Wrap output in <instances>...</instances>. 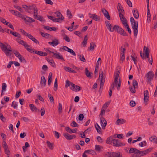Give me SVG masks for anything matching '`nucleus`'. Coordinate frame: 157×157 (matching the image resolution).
<instances>
[{
  "label": "nucleus",
  "instance_id": "6e6552de",
  "mask_svg": "<svg viewBox=\"0 0 157 157\" xmlns=\"http://www.w3.org/2000/svg\"><path fill=\"white\" fill-rule=\"evenodd\" d=\"M153 76L154 74L153 72L151 71H149L146 75L147 81L149 82L151 85V81L153 79Z\"/></svg>",
  "mask_w": 157,
  "mask_h": 157
},
{
  "label": "nucleus",
  "instance_id": "c85d7f7f",
  "mask_svg": "<svg viewBox=\"0 0 157 157\" xmlns=\"http://www.w3.org/2000/svg\"><path fill=\"white\" fill-rule=\"evenodd\" d=\"M52 78V73L50 72L49 73L48 77V85L50 86L51 84Z\"/></svg>",
  "mask_w": 157,
  "mask_h": 157
},
{
  "label": "nucleus",
  "instance_id": "a878e982",
  "mask_svg": "<svg viewBox=\"0 0 157 157\" xmlns=\"http://www.w3.org/2000/svg\"><path fill=\"white\" fill-rule=\"evenodd\" d=\"M149 139L151 142L155 144H157V138L156 136H152L149 138Z\"/></svg>",
  "mask_w": 157,
  "mask_h": 157
},
{
  "label": "nucleus",
  "instance_id": "39448f33",
  "mask_svg": "<svg viewBox=\"0 0 157 157\" xmlns=\"http://www.w3.org/2000/svg\"><path fill=\"white\" fill-rule=\"evenodd\" d=\"M113 29H115V31L118 33L123 36H127V34L126 32L122 28L120 27L117 25H115L113 26Z\"/></svg>",
  "mask_w": 157,
  "mask_h": 157
},
{
  "label": "nucleus",
  "instance_id": "603ef678",
  "mask_svg": "<svg viewBox=\"0 0 157 157\" xmlns=\"http://www.w3.org/2000/svg\"><path fill=\"white\" fill-rule=\"evenodd\" d=\"M0 21L6 25H7L9 23V22L6 21L5 19L1 17H0Z\"/></svg>",
  "mask_w": 157,
  "mask_h": 157
},
{
  "label": "nucleus",
  "instance_id": "7c9ffc66",
  "mask_svg": "<svg viewBox=\"0 0 157 157\" xmlns=\"http://www.w3.org/2000/svg\"><path fill=\"white\" fill-rule=\"evenodd\" d=\"M103 149L102 146H100L98 145H96L95 146V150L96 151L99 152L102 151V149Z\"/></svg>",
  "mask_w": 157,
  "mask_h": 157
},
{
  "label": "nucleus",
  "instance_id": "c03bdc74",
  "mask_svg": "<svg viewBox=\"0 0 157 157\" xmlns=\"http://www.w3.org/2000/svg\"><path fill=\"white\" fill-rule=\"evenodd\" d=\"M114 157H122V155L120 152H114Z\"/></svg>",
  "mask_w": 157,
  "mask_h": 157
},
{
  "label": "nucleus",
  "instance_id": "4be33fe9",
  "mask_svg": "<svg viewBox=\"0 0 157 157\" xmlns=\"http://www.w3.org/2000/svg\"><path fill=\"white\" fill-rule=\"evenodd\" d=\"M40 85L41 86L44 87L46 85V80L44 76H42L40 82Z\"/></svg>",
  "mask_w": 157,
  "mask_h": 157
},
{
  "label": "nucleus",
  "instance_id": "37998d69",
  "mask_svg": "<svg viewBox=\"0 0 157 157\" xmlns=\"http://www.w3.org/2000/svg\"><path fill=\"white\" fill-rule=\"evenodd\" d=\"M96 46L94 42H91L90 45V49L93 50L94 49V47Z\"/></svg>",
  "mask_w": 157,
  "mask_h": 157
},
{
  "label": "nucleus",
  "instance_id": "f8f14e48",
  "mask_svg": "<svg viewBox=\"0 0 157 157\" xmlns=\"http://www.w3.org/2000/svg\"><path fill=\"white\" fill-rule=\"evenodd\" d=\"M63 135L67 140H71L73 138H75L76 137L75 136H72L70 135L68 133H64Z\"/></svg>",
  "mask_w": 157,
  "mask_h": 157
},
{
  "label": "nucleus",
  "instance_id": "5fc2aeb1",
  "mask_svg": "<svg viewBox=\"0 0 157 157\" xmlns=\"http://www.w3.org/2000/svg\"><path fill=\"white\" fill-rule=\"evenodd\" d=\"M67 15L69 19H71L72 18V14L69 10H67Z\"/></svg>",
  "mask_w": 157,
  "mask_h": 157
},
{
  "label": "nucleus",
  "instance_id": "9d476101",
  "mask_svg": "<svg viewBox=\"0 0 157 157\" xmlns=\"http://www.w3.org/2000/svg\"><path fill=\"white\" fill-rule=\"evenodd\" d=\"M100 121L101 124L102 128L104 129L107 124V121L103 117H101L100 118Z\"/></svg>",
  "mask_w": 157,
  "mask_h": 157
},
{
  "label": "nucleus",
  "instance_id": "e433bc0d",
  "mask_svg": "<svg viewBox=\"0 0 157 157\" xmlns=\"http://www.w3.org/2000/svg\"><path fill=\"white\" fill-rule=\"evenodd\" d=\"M87 40V36H86L84 37V40L82 43V44L84 47H85L86 46Z\"/></svg>",
  "mask_w": 157,
  "mask_h": 157
},
{
  "label": "nucleus",
  "instance_id": "4d7b16f0",
  "mask_svg": "<svg viewBox=\"0 0 157 157\" xmlns=\"http://www.w3.org/2000/svg\"><path fill=\"white\" fill-rule=\"evenodd\" d=\"M73 83L70 82L69 80H67L66 81L65 87L66 88H67L70 85H71V84Z\"/></svg>",
  "mask_w": 157,
  "mask_h": 157
},
{
  "label": "nucleus",
  "instance_id": "b1692460",
  "mask_svg": "<svg viewBox=\"0 0 157 157\" xmlns=\"http://www.w3.org/2000/svg\"><path fill=\"white\" fill-rule=\"evenodd\" d=\"M59 43L57 39H55L52 42H48V44L50 45H52V46H56Z\"/></svg>",
  "mask_w": 157,
  "mask_h": 157
},
{
  "label": "nucleus",
  "instance_id": "6ab92c4d",
  "mask_svg": "<svg viewBox=\"0 0 157 157\" xmlns=\"http://www.w3.org/2000/svg\"><path fill=\"white\" fill-rule=\"evenodd\" d=\"M119 17L120 18L122 22V23L123 25L125 26V24H127L126 21V20L125 18L124 17L123 14H119Z\"/></svg>",
  "mask_w": 157,
  "mask_h": 157
},
{
  "label": "nucleus",
  "instance_id": "cd10ccee",
  "mask_svg": "<svg viewBox=\"0 0 157 157\" xmlns=\"http://www.w3.org/2000/svg\"><path fill=\"white\" fill-rule=\"evenodd\" d=\"M144 50L145 54L146 55V56L147 58H149V51L148 48L144 46Z\"/></svg>",
  "mask_w": 157,
  "mask_h": 157
},
{
  "label": "nucleus",
  "instance_id": "8fccbe9b",
  "mask_svg": "<svg viewBox=\"0 0 157 157\" xmlns=\"http://www.w3.org/2000/svg\"><path fill=\"white\" fill-rule=\"evenodd\" d=\"M131 25L133 29L138 28V22L137 21L133 23H132Z\"/></svg>",
  "mask_w": 157,
  "mask_h": 157
},
{
  "label": "nucleus",
  "instance_id": "a211bd4d",
  "mask_svg": "<svg viewBox=\"0 0 157 157\" xmlns=\"http://www.w3.org/2000/svg\"><path fill=\"white\" fill-rule=\"evenodd\" d=\"M151 151V149H148L144 151H140V156H144V155L147 154L149 153Z\"/></svg>",
  "mask_w": 157,
  "mask_h": 157
},
{
  "label": "nucleus",
  "instance_id": "bb28decb",
  "mask_svg": "<svg viewBox=\"0 0 157 157\" xmlns=\"http://www.w3.org/2000/svg\"><path fill=\"white\" fill-rule=\"evenodd\" d=\"M134 17L136 19H137L139 17V15L138 11L136 9H134L132 11Z\"/></svg>",
  "mask_w": 157,
  "mask_h": 157
},
{
  "label": "nucleus",
  "instance_id": "ea45409f",
  "mask_svg": "<svg viewBox=\"0 0 157 157\" xmlns=\"http://www.w3.org/2000/svg\"><path fill=\"white\" fill-rule=\"evenodd\" d=\"M147 20L148 21L150 22L151 21V16L150 13L149 9H147Z\"/></svg>",
  "mask_w": 157,
  "mask_h": 157
},
{
  "label": "nucleus",
  "instance_id": "aec40b11",
  "mask_svg": "<svg viewBox=\"0 0 157 157\" xmlns=\"http://www.w3.org/2000/svg\"><path fill=\"white\" fill-rule=\"evenodd\" d=\"M26 36L36 43L39 44L38 41L30 34L28 33Z\"/></svg>",
  "mask_w": 157,
  "mask_h": 157
},
{
  "label": "nucleus",
  "instance_id": "49530a36",
  "mask_svg": "<svg viewBox=\"0 0 157 157\" xmlns=\"http://www.w3.org/2000/svg\"><path fill=\"white\" fill-rule=\"evenodd\" d=\"M78 56L79 58L81 61L84 62L86 61V59L83 55H79Z\"/></svg>",
  "mask_w": 157,
  "mask_h": 157
},
{
  "label": "nucleus",
  "instance_id": "9b49d317",
  "mask_svg": "<svg viewBox=\"0 0 157 157\" xmlns=\"http://www.w3.org/2000/svg\"><path fill=\"white\" fill-rule=\"evenodd\" d=\"M13 52L15 56L17 57L21 62H22L23 60H25L24 58L22 57L21 55L19 52L17 51H13Z\"/></svg>",
  "mask_w": 157,
  "mask_h": 157
},
{
  "label": "nucleus",
  "instance_id": "423d86ee",
  "mask_svg": "<svg viewBox=\"0 0 157 157\" xmlns=\"http://www.w3.org/2000/svg\"><path fill=\"white\" fill-rule=\"evenodd\" d=\"M119 72L118 71H116L115 75V78L114 80V82L117 83V89L119 90L120 89L121 83L120 80V78H119V80L118 81V78H119Z\"/></svg>",
  "mask_w": 157,
  "mask_h": 157
},
{
  "label": "nucleus",
  "instance_id": "864d4df0",
  "mask_svg": "<svg viewBox=\"0 0 157 157\" xmlns=\"http://www.w3.org/2000/svg\"><path fill=\"white\" fill-rule=\"evenodd\" d=\"M132 85L133 87H136V88H137L138 86V82L135 79L133 80Z\"/></svg>",
  "mask_w": 157,
  "mask_h": 157
},
{
  "label": "nucleus",
  "instance_id": "7ed1b4c3",
  "mask_svg": "<svg viewBox=\"0 0 157 157\" xmlns=\"http://www.w3.org/2000/svg\"><path fill=\"white\" fill-rule=\"evenodd\" d=\"M128 153L132 154L131 155V157H140V151L134 148H130Z\"/></svg>",
  "mask_w": 157,
  "mask_h": 157
},
{
  "label": "nucleus",
  "instance_id": "680f3d73",
  "mask_svg": "<svg viewBox=\"0 0 157 157\" xmlns=\"http://www.w3.org/2000/svg\"><path fill=\"white\" fill-rule=\"evenodd\" d=\"M11 106L13 107L14 109H17V103L16 102L14 103V101H13L11 105Z\"/></svg>",
  "mask_w": 157,
  "mask_h": 157
},
{
  "label": "nucleus",
  "instance_id": "4c0bfd02",
  "mask_svg": "<svg viewBox=\"0 0 157 157\" xmlns=\"http://www.w3.org/2000/svg\"><path fill=\"white\" fill-rule=\"evenodd\" d=\"M10 33L15 37H17L19 38L21 37L20 35L16 32H13L12 31H10Z\"/></svg>",
  "mask_w": 157,
  "mask_h": 157
},
{
  "label": "nucleus",
  "instance_id": "bf43d9fd",
  "mask_svg": "<svg viewBox=\"0 0 157 157\" xmlns=\"http://www.w3.org/2000/svg\"><path fill=\"white\" fill-rule=\"evenodd\" d=\"M55 14L56 15V16L58 17H63L62 14L59 12H55Z\"/></svg>",
  "mask_w": 157,
  "mask_h": 157
},
{
  "label": "nucleus",
  "instance_id": "052dcab7",
  "mask_svg": "<svg viewBox=\"0 0 157 157\" xmlns=\"http://www.w3.org/2000/svg\"><path fill=\"white\" fill-rule=\"evenodd\" d=\"M35 7L33 6H28V9H27V12L29 13H31L32 11H31L30 10H33L34 8Z\"/></svg>",
  "mask_w": 157,
  "mask_h": 157
},
{
  "label": "nucleus",
  "instance_id": "58836bf2",
  "mask_svg": "<svg viewBox=\"0 0 157 157\" xmlns=\"http://www.w3.org/2000/svg\"><path fill=\"white\" fill-rule=\"evenodd\" d=\"M7 85L5 83H3L2 84V92L3 93L4 91H6Z\"/></svg>",
  "mask_w": 157,
  "mask_h": 157
},
{
  "label": "nucleus",
  "instance_id": "0e129e2a",
  "mask_svg": "<svg viewBox=\"0 0 157 157\" xmlns=\"http://www.w3.org/2000/svg\"><path fill=\"white\" fill-rule=\"evenodd\" d=\"M125 24V25L124 26L126 28H127V31H128V32L130 34H131L132 33L130 29V28L129 27L128 25V24Z\"/></svg>",
  "mask_w": 157,
  "mask_h": 157
},
{
  "label": "nucleus",
  "instance_id": "338daca9",
  "mask_svg": "<svg viewBox=\"0 0 157 157\" xmlns=\"http://www.w3.org/2000/svg\"><path fill=\"white\" fill-rule=\"evenodd\" d=\"M2 146L4 149L8 147V145L5 141H3L2 143Z\"/></svg>",
  "mask_w": 157,
  "mask_h": 157
},
{
  "label": "nucleus",
  "instance_id": "ddd939ff",
  "mask_svg": "<svg viewBox=\"0 0 157 157\" xmlns=\"http://www.w3.org/2000/svg\"><path fill=\"white\" fill-rule=\"evenodd\" d=\"M105 23L107 28L109 31L111 32H113L115 30V29H113V27L112 29L111 24L108 21H105Z\"/></svg>",
  "mask_w": 157,
  "mask_h": 157
},
{
  "label": "nucleus",
  "instance_id": "09e8293b",
  "mask_svg": "<svg viewBox=\"0 0 157 157\" xmlns=\"http://www.w3.org/2000/svg\"><path fill=\"white\" fill-rule=\"evenodd\" d=\"M48 97L51 102H53V103H54V100L53 97L51 95V94H48Z\"/></svg>",
  "mask_w": 157,
  "mask_h": 157
},
{
  "label": "nucleus",
  "instance_id": "4468645a",
  "mask_svg": "<svg viewBox=\"0 0 157 157\" xmlns=\"http://www.w3.org/2000/svg\"><path fill=\"white\" fill-rule=\"evenodd\" d=\"M101 11L103 13L105 17L109 20H110V17L108 11L104 9H101Z\"/></svg>",
  "mask_w": 157,
  "mask_h": 157
},
{
  "label": "nucleus",
  "instance_id": "13d9d810",
  "mask_svg": "<svg viewBox=\"0 0 157 157\" xmlns=\"http://www.w3.org/2000/svg\"><path fill=\"white\" fill-rule=\"evenodd\" d=\"M136 87H130L129 88L131 92L132 93H135L136 92V90L135 89L136 88Z\"/></svg>",
  "mask_w": 157,
  "mask_h": 157
},
{
  "label": "nucleus",
  "instance_id": "f704fd0d",
  "mask_svg": "<svg viewBox=\"0 0 157 157\" xmlns=\"http://www.w3.org/2000/svg\"><path fill=\"white\" fill-rule=\"evenodd\" d=\"M85 73L86 75L89 78H91L90 73L89 71L88 70L87 68H86L85 69Z\"/></svg>",
  "mask_w": 157,
  "mask_h": 157
},
{
  "label": "nucleus",
  "instance_id": "f257e3e1",
  "mask_svg": "<svg viewBox=\"0 0 157 157\" xmlns=\"http://www.w3.org/2000/svg\"><path fill=\"white\" fill-rule=\"evenodd\" d=\"M16 40L18 43L23 45L28 51L31 53H34L41 56H46L47 55V53L46 52L38 51H33L31 47L24 40L19 39H17Z\"/></svg>",
  "mask_w": 157,
  "mask_h": 157
},
{
  "label": "nucleus",
  "instance_id": "f03ea898",
  "mask_svg": "<svg viewBox=\"0 0 157 157\" xmlns=\"http://www.w3.org/2000/svg\"><path fill=\"white\" fill-rule=\"evenodd\" d=\"M0 47L6 56L11 55V52L12 51V50L10 45L7 44H6V45H5L0 42Z\"/></svg>",
  "mask_w": 157,
  "mask_h": 157
},
{
  "label": "nucleus",
  "instance_id": "69168bd1",
  "mask_svg": "<svg viewBox=\"0 0 157 157\" xmlns=\"http://www.w3.org/2000/svg\"><path fill=\"white\" fill-rule=\"evenodd\" d=\"M116 85H117V83L114 82H113L111 84L110 87L113 90L115 87Z\"/></svg>",
  "mask_w": 157,
  "mask_h": 157
},
{
  "label": "nucleus",
  "instance_id": "2eb2a0df",
  "mask_svg": "<svg viewBox=\"0 0 157 157\" xmlns=\"http://www.w3.org/2000/svg\"><path fill=\"white\" fill-rule=\"evenodd\" d=\"M88 14L90 18H92L96 21L99 20L100 19V17L96 14H92L89 13Z\"/></svg>",
  "mask_w": 157,
  "mask_h": 157
},
{
  "label": "nucleus",
  "instance_id": "774afa93",
  "mask_svg": "<svg viewBox=\"0 0 157 157\" xmlns=\"http://www.w3.org/2000/svg\"><path fill=\"white\" fill-rule=\"evenodd\" d=\"M147 144L146 142L145 141H144L143 142H141L139 143V145L140 146L142 147L144 146H145Z\"/></svg>",
  "mask_w": 157,
  "mask_h": 157
},
{
  "label": "nucleus",
  "instance_id": "6e6d98bb",
  "mask_svg": "<svg viewBox=\"0 0 157 157\" xmlns=\"http://www.w3.org/2000/svg\"><path fill=\"white\" fill-rule=\"evenodd\" d=\"M121 59H120V63H123V61L124 60L125 58V55H122L121 54Z\"/></svg>",
  "mask_w": 157,
  "mask_h": 157
},
{
  "label": "nucleus",
  "instance_id": "473e14b6",
  "mask_svg": "<svg viewBox=\"0 0 157 157\" xmlns=\"http://www.w3.org/2000/svg\"><path fill=\"white\" fill-rule=\"evenodd\" d=\"M14 15L21 18L23 17V15L17 11H16V12H14Z\"/></svg>",
  "mask_w": 157,
  "mask_h": 157
},
{
  "label": "nucleus",
  "instance_id": "1a4fd4ad",
  "mask_svg": "<svg viewBox=\"0 0 157 157\" xmlns=\"http://www.w3.org/2000/svg\"><path fill=\"white\" fill-rule=\"evenodd\" d=\"M34 16L38 20L40 21H42L43 19V17L41 16L38 15V11L36 7L34 8Z\"/></svg>",
  "mask_w": 157,
  "mask_h": 157
},
{
  "label": "nucleus",
  "instance_id": "a19ab883",
  "mask_svg": "<svg viewBox=\"0 0 157 157\" xmlns=\"http://www.w3.org/2000/svg\"><path fill=\"white\" fill-rule=\"evenodd\" d=\"M46 143L48 146V147L49 149L51 150H52L53 148V146L52 144L48 141H47Z\"/></svg>",
  "mask_w": 157,
  "mask_h": 157
},
{
  "label": "nucleus",
  "instance_id": "79ce46f5",
  "mask_svg": "<svg viewBox=\"0 0 157 157\" xmlns=\"http://www.w3.org/2000/svg\"><path fill=\"white\" fill-rule=\"evenodd\" d=\"M64 18V17L55 18L53 20V21L55 22H59L60 21L63 20Z\"/></svg>",
  "mask_w": 157,
  "mask_h": 157
},
{
  "label": "nucleus",
  "instance_id": "5701e85b",
  "mask_svg": "<svg viewBox=\"0 0 157 157\" xmlns=\"http://www.w3.org/2000/svg\"><path fill=\"white\" fill-rule=\"evenodd\" d=\"M52 53L54 54V55L56 58L58 59H60L62 60H64V59L63 57L60 55V54L59 53H54V52H52Z\"/></svg>",
  "mask_w": 157,
  "mask_h": 157
},
{
  "label": "nucleus",
  "instance_id": "a18cd8bd",
  "mask_svg": "<svg viewBox=\"0 0 157 157\" xmlns=\"http://www.w3.org/2000/svg\"><path fill=\"white\" fill-rule=\"evenodd\" d=\"M57 87H58V84H57V78H56L54 83V90L55 91H56L57 90Z\"/></svg>",
  "mask_w": 157,
  "mask_h": 157
},
{
  "label": "nucleus",
  "instance_id": "e2e57ef3",
  "mask_svg": "<svg viewBox=\"0 0 157 157\" xmlns=\"http://www.w3.org/2000/svg\"><path fill=\"white\" fill-rule=\"evenodd\" d=\"M37 97L40 100L42 101H44L43 98L41 96L40 94H37Z\"/></svg>",
  "mask_w": 157,
  "mask_h": 157
},
{
  "label": "nucleus",
  "instance_id": "f3484780",
  "mask_svg": "<svg viewBox=\"0 0 157 157\" xmlns=\"http://www.w3.org/2000/svg\"><path fill=\"white\" fill-rule=\"evenodd\" d=\"M22 19L24 20L25 21L28 22H33L35 21V20L32 18L28 17H25L23 15V17Z\"/></svg>",
  "mask_w": 157,
  "mask_h": 157
},
{
  "label": "nucleus",
  "instance_id": "0eeeda50",
  "mask_svg": "<svg viewBox=\"0 0 157 157\" xmlns=\"http://www.w3.org/2000/svg\"><path fill=\"white\" fill-rule=\"evenodd\" d=\"M112 143L113 144V146L115 147H120L125 145L124 143L121 142L118 140L115 139L112 140Z\"/></svg>",
  "mask_w": 157,
  "mask_h": 157
},
{
  "label": "nucleus",
  "instance_id": "c756f323",
  "mask_svg": "<svg viewBox=\"0 0 157 157\" xmlns=\"http://www.w3.org/2000/svg\"><path fill=\"white\" fill-rule=\"evenodd\" d=\"M117 9L118 10L119 12V15L120 14H122L124 12V10L122 9V7L121 6V5L120 3H118L117 6Z\"/></svg>",
  "mask_w": 157,
  "mask_h": 157
},
{
  "label": "nucleus",
  "instance_id": "412c9836",
  "mask_svg": "<svg viewBox=\"0 0 157 157\" xmlns=\"http://www.w3.org/2000/svg\"><path fill=\"white\" fill-rule=\"evenodd\" d=\"M29 107L30 109L33 112L35 111H39L40 110L38 109L34 105L32 104H29Z\"/></svg>",
  "mask_w": 157,
  "mask_h": 157
},
{
  "label": "nucleus",
  "instance_id": "c9c22d12",
  "mask_svg": "<svg viewBox=\"0 0 157 157\" xmlns=\"http://www.w3.org/2000/svg\"><path fill=\"white\" fill-rule=\"evenodd\" d=\"M114 152H108L105 155L106 157H114Z\"/></svg>",
  "mask_w": 157,
  "mask_h": 157
},
{
  "label": "nucleus",
  "instance_id": "393cba45",
  "mask_svg": "<svg viewBox=\"0 0 157 157\" xmlns=\"http://www.w3.org/2000/svg\"><path fill=\"white\" fill-rule=\"evenodd\" d=\"M126 121L123 119H118L116 121V124H121L125 122Z\"/></svg>",
  "mask_w": 157,
  "mask_h": 157
},
{
  "label": "nucleus",
  "instance_id": "72a5a7b5",
  "mask_svg": "<svg viewBox=\"0 0 157 157\" xmlns=\"http://www.w3.org/2000/svg\"><path fill=\"white\" fill-rule=\"evenodd\" d=\"M95 127L97 132L99 134L101 133V128L99 125L98 124H96L95 125Z\"/></svg>",
  "mask_w": 157,
  "mask_h": 157
},
{
  "label": "nucleus",
  "instance_id": "20e7f679",
  "mask_svg": "<svg viewBox=\"0 0 157 157\" xmlns=\"http://www.w3.org/2000/svg\"><path fill=\"white\" fill-rule=\"evenodd\" d=\"M98 80L100 82V89H102L105 81V75H103L104 73L102 70L100 71Z\"/></svg>",
  "mask_w": 157,
  "mask_h": 157
},
{
  "label": "nucleus",
  "instance_id": "2f4dec72",
  "mask_svg": "<svg viewBox=\"0 0 157 157\" xmlns=\"http://www.w3.org/2000/svg\"><path fill=\"white\" fill-rule=\"evenodd\" d=\"M43 28L44 29H46L47 30H53V31H56V29L54 27H51L49 26H44Z\"/></svg>",
  "mask_w": 157,
  "mask_h": 157
},
{
  "label": "nucleus",
  "instance_id": "de8ad7c7",
  "mask_svg": "<svg viewBox=\"0 0 157 157\" xmlns=\"http://www.w3.org/2000/svg\"><path fill=\"white\" fill-rule=\"evenodd\" d=\"M40 34L41 35L44 37L48 38L49 36V34L47 33H45L42 32H40Z\"/></svg>",
  "mask_w": 157,
  "mask_h": 157
},
{
  "label": "nucleus",
  "instance_id": "3c124183",
  "mask_svg": "<svg viewBox=\"0 0 157 157\" xmlns=\"http://www.w3.org/2000/svg\"><path fill=\"white\" fill-rule=\"evenodd\" d=\"M58 112L59 113H61L62 112V105L60 103H59V107H58Z\"/></svg>",
  "mask_w": 157,
  "mask_h": 157
},
{
  "label": "nucleus",
  "instance_id": "dca6fc26",
  "mask_svg": "<svg viewBox=\"0 0 157 157\" xmlns=\"http://www.w3.org/2000/svg\"><path fill=\"white\" fill-rule=\"evenodd\" d=\"M71 86L73 88H71V89L74 91H78L81 90L80 87V86L75 85L73 83L71 84Z\"/></svg>",
  "mask_w": 157,
  "mask_h": 157
}]
</instances>
